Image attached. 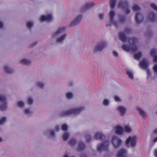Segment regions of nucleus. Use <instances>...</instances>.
I'll return each mask as SVG.
<instances>
[{
	"label": "nucleus",
	"mask_w": 157,
	"mask_h": 157,
	"mask_svg": "<svg viewBox=\"0 0 157 157\" xmlns=\"http://www.w3.org/2000/svg\"><path fill=\"white\" fill-rule=\"evenodd\" d=\"M117 110L120 112L121 115L123 116L125 113L126 109L124 107L120 106L117 108Z\"/></svg>",
	"instance_id": "nucleus-20"
},
{
	"label": "nucleus",
	"mask_w": 157,
	"mask_h": 157,
	"mask_svg": "<svg viewBox=\"0 0 157 157\" xmlns=\"http://www.w3.org/2000/svg\"><path fill=\"white\" fill-rule=\"evenodd\" d=\"M114 100L116 101H120V98L117 96H115L114 97Z\"/></svg>",
	"instance_id": "nucleus-51"
},
{
	"label": "nucleus",
	"mask_w": 157,
	"mask_h": 157,
	"mask_svg": "<svg viewBox=\"0 0 157 157\" xmlns=\"http://www.w3.org/2000/svg\"><path fill=\"white\" fill-rule=\"evenodd\" d=\"M142 16V15L141 13H137L135 17V19L136 23L137 24H139L141 23L143 21V17L140 20L138 19V16Z\"/></svg>",
	"instance_id": "nucleus-22"
},
{
	"label": "nucleus",
	"mask_w": 157,
	"mask_h": 157,
	"mask_svg": "<svg viewBox=\"0 0 157 157\" xmlns=\"http://www.w3.org/2000/svg\"><path fill=\"white\" fill-rule=\"evenodd\" d=\"M25 113L27 115L31 114L32 113V112L28 109H26L25 110Z\"/></svg>",
	"instance_id": "nucleus-43"
},
{
	"label": "nucleus",
	"mask_w": 157,
	"mask_h": 157,
	"mask_svg": "<svg viewBox=\"0 0 157 157\" xmlns=\"http://www.w3.org/2000/svg\"><path fill=\"white\" fill-rule=\"evenodd\" d=\"M63 157H68V156L67 155H65L63 156Z\"/></svg>",
	"instance_id": "nucleus-63"
},
{
	"label": "nucleus",
	"mask_w": 157,
	"mask_h": 157,
	"mask_svg": "<svg viewBox=\"0 0 157 157\" xmlns=\"http://www.w3.org/2000/svg\"><path fill=\"white\" fill-rule=\"evenodd\" d=\"M65 28L63 27L59 29L56 33V34H58L60 33L64 32L65 30Z\"/></svg>",
	"instance_id": "nucleus-31"
},
{
	"label": "nucleus",
	"mask_w": 157,
	"mask_h": 157,
	"mask_svg": "<svg viewBox=\"0 0 157 157\" xmlns=\"http://www.w3.org/2000/svg\"><path fill=\"white\" fill-rule=\"evenodd\" d=\"M121 142V139L117 136H115L113 137L112 143L115 148H117L120 145Z\"/></svg>",
	"instance_id": "nucleus-6"
},
{
	"label": "nucleus",
	"mask_w": 157,
	"mask_h": 157,
	"mask_svg": "<svg viewBox=\"0 0 157 157\" xmlns=\"http://www.w3.org/2000/svg\"><path fill=\"white\" fill-rule=\"evenodd\" d=\"M132 10L134 11H137L140 10V9L139 6L137 5H135L133 6Z\"/></svg>",
	"instance_id": "nucleus-33"
},
{
	"label": "nucleus",
	"mask_w": 157,
	"mask_h": 157,
	"mask_svg": "<svg viewBox=\"0 0 157 157\" xmlns=\"http://www.w3.org/2000/svg\"><path fill=\"white\" fill-rule=\"evenodd\" d=\"M18 106L20 107H22L24 105V104L23 101H19L17 103Z\"/></svg>",
	"instance_id": "nucleus-40"
},
{
	"label": "nucleus",
	"mask_w": 157,
	"mask_h": 157,
	"mask_svg": "<svg viewBox=\"0 0 157 157\" xmlns=\"http://www.w3.org/2000/svg\"><path fill=\"white\" fill-rule=\"evenodd\" d=\"M33 103V99L30 97L28 98V103L29 104H32Z\"/></svg>",
	"instance_id": "nucleus-45"
},
{
	"label": "nucleus",
	"mask_w": 157,
	"mask_h": 157,
	"mask_svg": "<svg viewBox=\"0 0 157 157\" xmlns=\"http://www.w3.org/2000/svg\"><path fill=\"white\" fill-rule=\"evenodd\" d=\"M37 85L38 87L41 88H43L44 85V84L42 82H37Z\"/></svg>",
	"instance_id": "nucleus-36"
},
{
	"label": "nucleus",
	"mask_w": 157,
	"mask_h": 157,
	"mask_svg": "<svg viewBox=\"0 0 157 157\" xmlns=\"http://www.w3.org/2000/svg\"><path fill=\"white\" fill-rule=\"evenodd\" d=\"M86 141L87 142H90L91 140V138L90 136V135H87L86 136Z\"/></svg>",
	"instance_id": "nucleus-41"
},
{
	"label": "nucleus",
	"mask_w": 157,
	"mask_h": 157,
	"mask_svg": "<svg viewBox=\"0 0 157 157\" xmlns=\"http://www.w3.org/2000/svg\"><path fill=\"white\" fill-rule=\"evenodd\" d=\"M154 133L155 134H157V128L154 131Z\"/></svg>",
	"instance_id": "nucleus-61"
},
{
	"label": "nucleus",
	"mask_w": 157,
	"mask_h": 157,
	"mask_svg": "<svg viewBox=\"0 0 157 157\" xmlns=\"http://www.w3.org/2000/svg\"><path fill=\"white\" fill-rule=\"evenodd\" d=\"M6 118L5 117H3L0 120V125H2L5 123L6 121Z\"/></svg>",
	"instance_id": "nucleus-39"
},
{
	"label": "nucleus",
	"mask_w": 157,
	"mask_h": 157,
	"mask_svg": "<svg viewBox=\"0 0 157 157\" xmlns=\"http://www.w3.org/2000/svg\"><path fill=\"white\" fill-rule=\"evenodd\" d=\"M63 131H66L67 129V126L66 124H63L61 127Z\"/></svg>",
	"instance_id": "nucleus-38"
},
{
	"label": "nucleus",
	"mask_w": 157,
	"mask_h": 157,
	"mask_svg": "<svg viewBox=\"0 0 157 157\" xmlns=\"http://www.w3.org/2000/svg\"><path fill=\"white\" fill-rule=\"evenodd\" d=\"M5 71L7 73L11 74L14 72V70L12 69L9 68L7 66H5L4 67Z\"/></svg>",
	"instance_id": "nucleus-23"
},
{
	"label": "nucleus",
	"mask_w": 157,
	"mask_h": 157,
	"mask_svg": "<svg viewBox=\"0 0 157 157\" xmlns=\"http://www.w3.org/2000/svg\"><path fill=\"white\" fill-rule=\"evenodd\" d=\"M109 104V101L107 99H105L103 101V104L105 105H108Z\"/></svg>",
	"instance_id": "nucleus-47"
},
{
	"label": "nucleus",
	"mask_w": 157,
	"mask_h": 157,
	"mask_svg": "<svg viewBox=\"0 0 157 157\" xmlns=\"http://www.w3.org/2000/svg\"><path fill=\"white\" fill-rule=\"evenodd\" d=\"M116 133L118 134L121 135L123 132V129L121 126H118L115 127Z\"/></svg>",
	"instance_id": "nucleus-19"
},
{
	"label": "nucleus",
	"mask_w": 157,
	"mask_h": 157,
	"mask_svg": "<svg viewBox=\"0 0 157 157\" xmlns=\"http://www.w3.org/2000/svg\"><path fill=\"white\" fill-rule=\"evenodd\" d=\"M94 137L96 139L100 140H105V136L100 132L96 133L94 135Z\"/></svg>",
	"instance_id": "nucleus-11"
},
{
	"label": "nucleus",
	"mask_w": 157,
	"mask_h": 157,
	"mask_svg": "<svg viewBox=\"0 0 157 157\" xmlns=\"http://www.w3.org/2000/svg\"><path fill=\"white\" fill-rule=\"evenodd\" d=\"M128 41L130 46H129L124 44L122 46V49L127 52H136L137 50V48L135 44L137 42L138 39L135 37H132L129 39Z\"/></svg>",
	"instance_id": "nucleus-1"
},
{
	"label": "nucleus",
	"mask_w": 157,
	"mask_h": 157,
	"mask_svg": "<svg viewBox=\"0 0 157 157\" xmlns=\"http://www.w3.org/2000/svg\"><path fill=\"white\" fill-rule=\"evenodd\" d=\"M119 38L120 40L124 42L127 39V37L124 32H121L119 34Z\"/></svg>",
	"instance_id": "nucleus-18"
},
{
	"label": "nucleus",
	"mask_w": 157,
	"mask_h": 157,
	"mask_svg": "<svg viewBox=\"0 0 157 157\" xmlns=\"http://www.w3.org/2000/svg\"><path fill=\"white\" fill-rule=\"evenodd\" d=\"M95 4L92 3H89L86 4V5L83 6L81 9V10L82 12H84L88 9H89L95 5Z\"/></svg>",
	"instance_id": "nucleus-10"
},
{
	"label": "nucleus",
	"mask_w": 157,
	"mask_h": 157,
	"mask_svg": "<svg viewBox=\"0 0 157 157\" xmlns=\"http://www.w3.org/2000/svg\"><path fill=\"white\" fill-rule=\"evenodd\" d=\"M82 17L81 15L78 16L71 24V26H75L77 25L80 22Z\"/></svg>",
	"instance_id": "nucleus-12"
},
{
	"label": "nucleus",
	"mask_w": 157,
	"mask_h": 157,
	"mask_svg": "<svg viewBox=\"0 0 157 157\" xmlns=\"http://www.w3.org/2000/svg\"><path fill=\"white\" fill-rule=\"evenodd\" d=\"M109 142L105 141L101 144H99L97 146V151L99 152H101L103 151H106L108 150Z\"/></svg>",
	"instance_id": "nucleus-3"
},
{
	"label": "nucleus",
	"mask_w": 157,
	"mask_h": 157,
	"mask_svg": "<svg viewBox=\"0 0 157 157\" xmlns=\"http://www.w3.org/2000/svg\"><path fill=\"white\" fill-rule=\"evenodd\" d=\"M85 147L84 144L82 141H80L78 144L77 149L78 151H82L85 149Z\"/></svg>",
	"instance_id": "nucleus-16"
},
{
	"label": "nucleus",
	"mask_w": 157,
	"mask_h": 157,
	"mask_svg": "<svg viewBox=\"0 0 157 157\" xmlns=\"http://www.w3.org/2000/svg\"><path fill=\"white\" fill-rule=\"evenodd\" d=\"M53 17L51 14L50 13V22L52 19Z\"/></svg>",
	"instance_id": "nucleus-58"
},
{
	"label": "nucleus",
	"mask_w": 157,
	"mask_h": 157,
	"mask_svg": "<svg viewBox=\"0 0 157 157\" xmlns=\"http://www.w3.org/2000/svg\"><path fill=\"white\" fill-rule=\"evenodd\" d=\"M120 21L123 23L125 21V18L124 16H121L120 17Z\"/></svg>",
	"instance_id": "nucleus-37"
},
{
	"label": "nucleus",
	"mask_w": 157,
	"mask_h": 157,
	"mask_svg": "<svg viewBox=\"0 0 157 157\" xmlns=\"http://www.w3.org/2000/svg\"><path fill=\"white\" fill-rule=\"evenodd\" d=\"M153 69L154 72L157 73V65H155L154 66Z\"/></svg>",
	"instance_id": "nucleus-49"
},
{
	"label": "nucleus",
	"mask_w": 157,
	"mask_h": 157,
	"mask_svg": "<svg viewBox=\"0 0 157 157\" xmlns=\"http://www.w3.org/2000/svg\"><path fill=\"white\" fill-rule=\"evenodd\" d=\"M130 142L131 146L132 147H135L136 144V137L134 136L132 138L131 136H129L126 140V145H128Z\"/></svg>",
	"instance_id": "nucleus-7"
},
{
	"label": "nucleus",
	"mask_w": 157,
	"mask_h": 157,
	"mask_svg": "<svg viewBox=\"0 0 157 157\" xmlns=\"http://www.w3.org/2000/svg\"><path fill=\"white\" fill-rule=\"evenodd\" d=\"M33 25V23L31 22H29L27 23V26L29 29L31 28Z\"/></svg>",
	"instance_id": "nucleus-42"
},
{
	"label": "nucleus",
	"mask_w": 157,
	"mask_h": 157,
	"mask_svg": "<svg viewBox=\"0 0 157 157\" xmlns=\"http://www.w3.org/2000/svg\"><path fill=\"white\" fill-rule=\"evenodd\" d=\"M107 46V44L104 41L100 43L97 44L95 47L94 52L100 51Z\"/></svg>",
	"instance_id": "nucleus-8"
},
{
	"label": "nucleus",
	"mask_w": 157,
	"mask_h": 157,
	"mask_svg": "<svg viewBox=\"0 0 157 157\" xmlns=\"http://www.w3.org/2000/svg\"><path fill=\"white\" fill-rule=\"evenodd\" d=\"M126 74L128 75L129 78L131 79H132L133 78V74L131 72L129 71H127Z\"/></svg>",
	"instance_id": "nucleus-32"
},
{
	"label": "nucleus",
	"mask_w": 157,
	"mask_h": 157,
	"mask_svg": "<svg viewBox=\"0 0 157 157\" xmlns=\"http://www.w3.org/2000/svg\"><path fill=\"white\" fill-rule=\"evenodd\" d=\"M147 78H148V76L151 75V73L150 71L149 70L147 71Z\"/></svg>",
	"instance_id": "nucleus-53"
},
{
	"label": "nucleus",
	"mask_w": 157,
	"mask_h": 157,
	"mask_svg": "<svg viewBox=\"0 0 157 157\" xmlns=\"http://www.w3.org/2000/svg\"><path fill=\"white\" fill-rule=\"evenodd\" d=\"M154 155L155 157H157V149L155 151Z\"/></svg>",
	"instance_id": "nucleus-54"
},
{
	"label": "nucleus",
	"mask_w": 157,
	"mask_h": 157,
	"mask_svg": "<svg viewBox=\"0 0 157 157\" xmlns=\"http://www.w3.org/2000/svg\"><path fill=\"white\" fill-rule=\"evenodd\" d=\"M84 109V107H81L68 110L63 113V115L67 116L71 114H77L79 113Z\"/></svg>",
	"instance_id": "nucleus-2"
},
{
	"label": "nucleus",
	"mask_w": 157,
	"mask_h": 157,
	"mask_svg": "<svg viewBox=\"0 0 157 157\" xmlns=\"http://www.w3.org/2000/svg\"><path fill=\"white\" fill-rule=\"evenodd\" d=\"M81 157H87L86 154H82L81 155Z\"/></svg>",
	"instance_id": "nucleus-59"
},
{
	"label": "nucleus",
	"mask_w": 157,
	"mask_h": 157,
	"mask_svg": "<svg viewBox=\"0 0 157 157\" xmlns=\"http://www.w3.org/2000/svg\"><path fill=\"white\" fill-rule=\"evenodd\" d=\"M137 110L139 114L143 117H144L145 115L144 112L139 107L137 108Z\"/></svg>",
	"instance_id": "nucleus-26"
},
{
	"label": "nucleus",
	"mask_w": 157,
	"mask_h": 157,
	"mask_svg": "<svg viewBox=\"0 0 157 157\" xmlns=\"http://www.w3.org/2000/svg\"><path fill=\"white\" fill-rule=\"evenodd\" d=\"M76 143V140L74 139H72L68 142V144L71 146H74Z\"/></svg>",
	"instance_id": "nucleus-28"
},
{
	"label": "nucleus",
	"mask_w": 157,
	"mask_h": 157,
	"mask_svg": "<svg viewBox=\"0 0 157 157\" xmlns=\"http://www.w3.org/2000/svg\"><path fill=\"white\" fill-rule=\"evenodd\" d=\"M40 21L42 22L44 21H48L49 20V15L48 14L46 16L42 15L40 19Z\"/></svg>",
	"instance_id": "nucleus-21"
},
{
	"label": "nucleus",
	"mask_w": 157,
	"mask_h": 157,
	"mask_svg": "<svg viewBox=\"0 0 157 157\" xmlns=\"http://www.w3.org/2000/svg\"><path fill=\"white\" fill-rule=\"evenodd\" d=\"M151 7L155 10L157 11V6L154 4H151Z\"/></svg>",
	"instance_id": "nucleus-44"
},
{
	"label": "nucleus",
	"mask_w": 157,
	"mask_h": 157,
	"mask_svg": "<svg viewBox=\"0 0 157 157\" xmlns=\"http://www.w3.org/2000/svg\"><path fill=\"white\" fill-rule=\"evenodd\" d=\"M3 23L1 22H0V29L2 28L3 27Z\"/></svg>",
	"instance_id": "nucleus-57"
},
{
	"label": "nucleus",
	"mask_w": 157,
	"mask_h": 157,
	"mask_svg": "<svg viewBox=\"0 0 157 157\" xmlns=\"http://www.w3.org/2000/svg\"><path fill=\"white\" fill-rule=\"evenodd\" d=\"M115 15V13L114 11H111L110 12L109 16L110 19V23L109 25L108 24L106 25V27L108 26H111L112 25H113L114 26L116 27H117L118 23L116 21H114L113 18L114 17Z\"/></svg>",
	"instance_id": "nucleus-5"
},
{
	"label": "nucleus",
	"mask_w": 157,
	"mask_h": 157,
	"mask_svg": "<svg viewBox=\"0 0 157 157\" xmlns=\"http://www.w3.org/2000/svg\"><path fill=\"white\" fill-rule=\"evenodd\" d=\"M109 3L111 8L113 9L115 7L116 0H110Z\"/></svg>",
	"instance_id": "nucleus-24"
},
{
	"label": "nucleus",
	"mask_w": 157,
	"mask_h": 157,
	"mask_svg": "<svg viewBox=\"0 0 157 157\" xmlns=\"http://www.w3.org/2000/svg\"><path fill=\"white\" fill-rule=\"evenodd\" d=\"M151 55L153 57V61L154 62H157V49H153L151 51Z\"/></svg>",
	"instance_id": "nucleus-13"
},
{
	"label": "nucleus",
	"mask_w": 157,
	"mask_h": 157,
	"mask_svg": "<svg viewBox=\"0 0 157 157\" xmlns=\"http://www.w3.org/2000/svg\"><path fill=\"white\" fill-rule=\"evenodd\" d=\"M66 97L67 99H71L73 97V94L71 93L68 92L66 94Z\"/></svg>",
	"instance_id": "nucleus-35"
},
{
	"label": "nucleus",
	"mask_w": 157,
	"mask_h": 157,
	"mask_svg": "<svg viewBox=\"0 0 157 157\" xmlns=\"http://www.w3.org/2000/svg\"><path fill=\"white\" fill-rule=\"evenodd\" d=\"M69 136V134L67 133H65L63 136V139L64 141H66L67 140Z\"/></svg>",
	"instance_id": "nucleus-30"
},
{
	"label": "nucleus",
	"mask_w": 157,
	"mask_h": 157,
	"mask_svg": "<svg viewBox=\"0 0 157 157\" xmlns=\"http://www.w3.org/2000/svg\"><path fill=\"white\" fill-rule=\"evenodd\" d=\"M59 129V127L58 126H56V127L55 130L56 131H58Z\"/></svg>",
	"instance_id": "nucleus-60"
},
{
	"label": "nucleus",
	"mask_w": 157,
	"mask_h": 157,
	"mask_svg": "<svg viewBox=\"0 0 157 157\" xmlns=\"http://www.w3.org/2000/svg\"><path fill=\"white\" fill-rule=\"evenodd\" d=\"M142 56V53L140 52H139L134 55V58L136 60H138L141 58Z\"/></svg>",
	"instance_id": "nucleus-27"
},
{
	"label": "nucleus",
	"mask_w": 157,
	"mask_h": 157,
	"mask_svg": "<svg viewBox=\"0 0 157 157\" xmlns=\"http://www.w3.org/2000/svg\"><path fill=\"white\" fill-rule=\"evenodd\" d=\"M6 101V96L4 95L0 94V102L2 103V105H0V109L2 111H5L7 109Z\"/></svg>",
	"instance_id": "nucleus-4"
},
{
	"label": "nucleus",
	"mask_w": 157,
	"mask_h": 157,
	"mask_svg": "<svg viewBox=\"0 0 157 157\" xmlns=\"http://www.w3.org/2000/svg\"><path fill=\"white\" fill-rule=\"evenodd\" d=\"M31 62L30 60L25 59H23L21 61V63L25 65L29 64Z\"/></svg>",
	"instance_id": "nucleus-25"
},
{
	"label": "nucleus",
	"mask_w": 157,
	"mask_h": 157,
	"mask_svg": "<svg viewBox=\"0 0 157 157\" xmlns=\"http://www.w3.org/2000/svg\"><path fill=\"white\" fill-rule=\"evenodd\" d=\"M113 55L115 56H118L117 53L115 51L113 52Z\"/></svg>",
	"instance_id": "nucleus-52"
},
{
	"label": "nucleus",
	"mask_w": 157,
	"mask_h": 157,
	"mask_svg": "<svg viewBox=\"0 0 157 157\" xmlns=\"http://www.w3.org/2000/svg\"><path fill=\"white\" fill-rule=\"evenodd\" d=\"M140 65L142 68L146 69L148 67V63L146 62L145 60H143L142 61L140 62Z\"/></svg>",
	"instance_id": "nucleus-17"
},
{
	"label": "nucleus",
	"mask_w": 157,
	"mask_h": 157,
	"mask_svg": "<svg viewBox=\"0 0 157 157\" xmlns=\"http://www.w3.org/2000/svg\"><path fill=\"white\" fill-rule=\"evenodd\" d=\"M50 135L52 136H54L55 135V133L54 131L52 130H50Z\"/></svg>",
	"instance_id": "nucleus-48"
},
{
	"label": "nucleus",
	"mask_w": 157,
	"mask_h": 157,
	"mask_svg": "<svg viewBox=\"0 0 157 157\" xmlns=\"http://www.w3.org/2000/svg\"><path fill=\"white\" fill-rule=\"evenodd\" d=\"M104 14L101 13L99 15V17L100 19H102L104 17Z\"/></svg>",
	"instance_id": "nucleus-50"
},
{
	"label": "nucleus",
	"mask_w": 157,
	"mask_h": 157,
	"mask_svg": "<svg viewBox=\"0 0 157 157\" xmlns=\"http://www.w3.org/2000/svg\"><path fill=\"white\" fill-rule=\"evenodd\" d=\"M126 155V150L124 149H121L118 151L117 156V157H125Z\"/></svg>",
	"instance_id": "nucleus-14"
},
{
	"label": "nucleus",
	"mask_w": 157,
	"mask_h": 157,
	"mask_svg": "<svg viewBox=\"0 0 157 157\" xmlns=\"http://www.w3.org/2000/svg\"><path fill=\"white\" fill-rule=\"evenodd\" d=\"M124 131L127 132H130L131 131V128L128 126H125L124 128Z\"/></svg>",
	"instance_id": "nucleus-34"
},
{
	"label": "nucleus",
	"mask_w": 157,
	"mask_h": 157,
	"mask_svg": "<svg viewBox=\"0 0 157 157\" xmlns=\"http://www.w3.org/2000/svg\"><path fill=\"white\" fill-rule=\"evenodd\" d=\"M130 13V10L129 9H127L126 11V13L128 14Z\"/></svg>",
	"instance_id": "nucleus-55"
},
{
	"label": "nucleus",
	"mask_w": 157,
	"mask_h": 157,
	"mask_svg": "<svg viewBox=\"0 0 157 157\" xmlns=\"http://www.w3.org/2000/svg\"><path fill=\"white\" fill-rule=\"evenodd\" d=\"M157 141V137L155 138L154 139V141L156 142Z\"/></svg>",
	"instance_id": "nucleus-62"
},
{
	"label": "nucleus",
	"mask_w": 157,
	"mask_h": 157,
	"mask_svg": "<svg viewBox=\"0 0 157 157\" xmlns=\"http://www.w3.org/2000/svg\"><path fill=\"white\" fill-rule=\"evenodd\" d=\"M128 6V2L126 1L121 0L120 1L118 5L119 8H121L123 10L127 9Z\"/></svg>",
	"instance_id": "nucleus-9"
},
{
	"label": "nucleus",
	"mask_w": 157,
	"mask_h": 157,
	"mask_svg": "<svg viewBox=\"0 0 157 157\" xmlns=\"http://www.w3.org/2000/svg\"><path fill=\"white\" fill-rule=\"evenodd\" d=\"M37 42H34L33 43V44H31V45L32 47H33V46H35V45H36L37 44Z\"/></svg>",
	"instance_id": "nucleus-56"
},
{
	"label": "nucleus",
	"mask_w": 157,
	"mask_h": 157,
	"mask_svg": "<svg viewBox=\"0 0 157 157\" xmlns=\"http://www.w3.org/2000/svg\"><path fill=\"white\" fill-rule=\"evenodd\" d=\"M124 31L126 33H129L130 32L131 30L130 29L127 28L125 29Z\"/></svg>",
	"instance_id": "nucleus-46"
},
{
	"label": "nucleus",
	"mask_w": 157,
	"mask_h": 157,
	"mask_svg": "<svg viewBox=\"0 0 157 157\" xmlns=\"http://www.w3.org/2000/svg\"><path fill=\"white\" fill-rule=\"evenodd\" d=\"M2 138L1 137H0V142H2Z\"/></svg>",
	"instance_id": "nucleus-64"
},
{
	"label": "nucleus",
	"mask_w": 157,
	"mask_h": 157,
	"mask_svg": "<svg viewBox=\"0 0 157 157\" xmlns=\"http://www.w3.org/2000/svg\"><path fill=\"white\" fill-rule=\"evenodd\" d=\"M155 14L153 12H151L149 14L148 17L149 21L152 22H155L156 21Z\"/></svg>",
	"instance_id": "nucleus-15"
},
{
	"label": "nucleus",
	"mask_w": 157,
	"mask_h": 157,
	"mask_svg": "<svg viewBox=\"0 0 157 157\" xmlns=\"http://www.w3.org/2000/svg\"><path fill=\"white\" fill-rule=\"evenodd\" d=\"M66 36V35H64L62 36L61 37L58 38L57 39V42L60 43L65 38Z\"/></svg>",
	"instance_id": "nucleus-29"
}]
</instances>
